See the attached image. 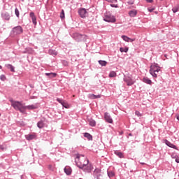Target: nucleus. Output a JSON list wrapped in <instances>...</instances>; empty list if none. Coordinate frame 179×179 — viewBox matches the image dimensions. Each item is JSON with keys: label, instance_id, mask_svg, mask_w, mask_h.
Wrapping results in <instances>:
<instances>
[{"label": "nucleus", "instance_id": "obj_37", "mask_svg": "<svg viewBox=\"0 0 179 179\" xmlns=\"http://www.w3.org/2000/svg\"><path fill=\"white\" fill-rule=\"evenodd\" d=\"M62 106L64 107V108H69V104L65 101L62 103Z\"/></svg>", "mask_w": 179, "mask_h": 179}, {"label": "nucleus", "instance_id": "obj_33", "mask_svg": "<svg viewBox=\"0 0 179 179\" xmlns=\"http://www.w3.org/2000/svg\"><path fill=\"white\" fill-rule=\"evenodd\" d=\"M49 54L50 55H53L54 57H55V55H57L58 53L54 50H49Z\"/></svg>", "mask_w": 179, "mask_h": 179}, {"label": "nucleus", "instance_id": "obj_14", "mask_svg": "<svg viewBox=\"0 0 179 179\" xmlns=\"http://www.w3.org/2000/svg\"><path fill=\"white\" fill-rule=\"evenodd\" d=\"M165 144L166 146H169V148H171L172 149H177V146L171 142L169 141V140H165Z\"/></svg>", "mask_w": 179, "mask_h": 179}, {"label": "nucleus", "instance_id": "obj_50", "mask_svg": "<svg viewBox=\"0 0 179 179\" xmlns=\"http://www.w3.org/2000/svg\"><path fill=\"white\" fill-rule=\"evenodd\" d=\"M148 3H152L153 0H145Z\"/></svg>", "mask_w": 179, "mask_h": 179}, {"label": "nucleus", "instance_id": "obj_54", "mask_svg": "<svg viewBox=\"0 0 179 179\" xmlns=\"http://www.w3.org/2000/svg\"><path fill=\"white\" fill-rule=\"evenodd\" d=\"M0 69H2V66L0 65Z\"/></svg>", "mask_w": 179, "mask_h": 179}, {"label": "nucleus", "instance_id": "obj_9", "mask_svg": "<svg viewBox=\"0 0 179 179\" xmlns=\"http://www.w3.org/2000/svg\"><path fill=\"white\" fill-rule=\"evenodd\" d=\"M73 38H74V40H76V41H82V40H83V38H85V35H82L79 33H74L73 34Z\"/></svg>", "mask_w": 179, "mask_h": 179}, {"label": "nucleus", "instance_id": "obj_13", "mask_svg": "<svg viewBox=\"0 0 179 179\" xmlns=\"http://www.w3.org/2000/svg\"><path fill=\"white\" fill-rule=\"evenodd\" d=\"M29 16L31 18L33 24H37V17H36V15H34L33 12H31Z\"/></svg>", "mask_w": 179, "mask_h": 179}, {"label": "nucleus", "instance_id": "obj_7", "mask_svg": "<svg viewBox=\"0 0 179 179\" xmlns=\"http://www.w3.org/2000/svg\"><path fill=\"white\" fill-rule=\"evenodd\" d=\"M10 102L11 103V107H13L16 111H18L20 108L23 106L22 102L17 101H13V99H10Z\"/></svg>", "mask_w": 179, "mask_h": 179}, {"label": "nucleus", "instance_id": "obj_27", "mask_svg": "<svg viewBox=\"0 0 179 179\" xmlns=\"http://www.w3.org/2000/svg\"><path fill=\"white\" fill-rule=\"evenodd\" d=\"M34 138H36V135L34 134H29L26 136V139H27V141H31L34 139Z\"/></svg>", "mask_w": 179, "mask_h": 179}, {"label": "nucleus", "instance_id": "obj_12", "mask_svg": "<svg viewBox=\"0 0 179 179\" xmlns=\"http://www.w3.org/2000/svg\"><path fill=\"white\" fill-rule=\"evenodd\" d=\"M1 17L4 20H10V15L8 12H4L1 13Z\"/></svg>", "mask_w": 179, "mask_h": 179}, {"label": "nucleus", "instance_id": "obj_1", "mask_svg": "<svg viewBox=\"0 0 179 179\" xmlns=\"http://www.w3.org/2000/svg\"><path fill=\"white\" fill-rule=\"evenodd\" d=\"M78 169L83 170L84 173H92L93 171V165L89 163V161H87L85 164H78Z\"/></svg>", "mask_w": 179, "mask_h": 179}, {"label": "nucleus", "instance_id": "obj_43", "mask_svg": "<svg viewBox=\"0 0 179 179\" xmlns=\"http://www.w3.org/2000/svg\"><path fill=\"white\" fill-rule=\"evenodd\" d=\"M110 6H111V8H118V4L110 3Z\"/></svg>", "mask_w": 179, "mask_h": 179}, {"label": "nucleus", "instance_id": "obj_24", "mask_svg": "<svg viewBox=\"0 0 179 179\" xmlns=\"http://www.w3.org/2000/svg\"><path fill=\"white\" fill-rule=\"evenodd\" d=\"M37 127L39 128V129H42V128H44V121L41 120L38 122Z\"/></svg>", "mask_w": 179, "mask_h": 179}, {"label": "nucleus", "instance_id": "obj_22", "mask_svg": "<svg viewBox=\"0 0 179 179\" xmlns=\"http://www.w3.org/2000/svg\"><path fill=\"white\" fill-rule=\"evenodd\" d=\"M100 97H101V95L100 94H98V95H95L94 94H90V99H92V100H94L96 99H100Z\"/></svg>", "mask_w": 179, "mask_h": 179}, {"label": "nucleus", "instance_id": "obj_55", "mask_svg": "<svg viewBox=\"0 0 179 179\" xmlns=\"http://www.w3.org/2000/svg\"><path fill=\"white\" fill-rule=\"evenodd\" d=\"M156 73H157V75H159V72H156Z\"/></svg>", "mask_w": 179, "mask_h": 179}, {"label": "nucleus", "instance_id": "obj_28", "mask_svg": "<svg viewBox=\"0 0 179 179\" xmlns=\"http://www.w3.org/2000/svg\"><path fill=\"white\" fill-rule=\"evenodd\" d=\"M98 62L101 66H106L107 65V62L105 60H99Z\"/></svg>", "mask_w": 179, "mask_h": 179}, {"label": "nucleus", "instance_id": "obj_53", "mask_svg": "<svg viewBox=\"0 0 179 179\" xmlns=\"http://www.w3.org/2000/svg\"><path fill=\"white\" fill-rule=\"evenodd\" d=\"M176 118H177V120H178V121H179V115H177Z\"/></svg>", "mask_w": 179, "mask_h": 179}, {"label": "nucleus", "instance_id": "obj_36", "mask_svg": "<svg viewBox=\"0 0 179 179\" xmlns=\"http://www.w3.org/2000/svg\"><path fill=\"white\" fill-rule=\"evenodd\" d=\"M60 18L62 19V20L63 19H65V11L64 10H62L60 13Z\"/></svg>", "mask_w": 179, "mask_h": 179}, {"label": "nucleus", "instance_id": "obj_18", "mask_svg": "<svg viewBox=\"0 0 179 179\" xmlns=\"http://www.w3.org/2000/svg\"><path fill=\"white\" fill-rule=\"evenodd\" d=\"M129 15L131 17H135V16L138 15V11H136V10H131L129 12Z\"/></svg>", "mask_w": 179, "mask_h": 179}, {"label": "nucleus", "instance_id": "obj_52", "mask_svg": "<svg viewBox=\"0 0 179 179\" xmlns=\"http://www.w3.org/2000/svg\"><path fill=\"white\" fill-rule=\"evenodd\" d=\"M140 164H141L142 166H145V164H146L145 162H139Z\"/></svg>", "mask_w": 179, "mask_h": 179}, {"label": "nucleus", "instance_id": "obj_30", "mask_svg": "<svg viewBox=\"0 0 179 179\" xmlns=\"http://www.w3.org/2000/svg\"><path fill=\"white\" fill-rule=\"evenodd\" d=\"M26 106H23L20 108V110L18 111H20V113H22V114H24V113H26Z\"/></svg>", "mask_w": 179, "mask_h": 179}, {"label": "nucleus", "instance_id": "obj_23", "mask_svg": "<svg viewBox=\"0 0 179 179\" xmlns=\"http://www.w3.org/2000/svg\"><path fill=\"white\" fill-rule=\"evenodd\" d=\"M84 137L87 138L89 141H93V136L89 133H84Z\"/></svg>", "mask_w": 179, "mask_h": 179}, {"label": "nucleus", "instance_id": "obj_20", "mask_svg": "<svg viewBox=\"0 0 179 179\" xmlns=\"http://www.w3.org/2000/svg\"><path fill=\"white\" fill-rule=\"evenodd\" d=\"M64 173L67 176H71V174H72V169H71L70 167H65L64 168Z\"/></svg>", "mask_w": 179, "mask_h": 179}, {"label": "nucleus", "instance_id": "obj_11", "mask_svg": "<svg viewBox=\"0 0 179 179\" xmlns=\"http://www.w3.org/2000/svg\"><path fill=\"white\" fill-rule=\"evenodd\" d=\"M87 13V11L85 10V8H80V10H78V15L83 19H85V17H86Z\"/></svg>", "mask_w": 179, "mask_h": 179}, {"label": "nucleus", "instance_id": "obj_41", "mask_svg": "<svg viewBox=\"0 0 179 179\" xmlns=\"http://www.w3.org/2000/svg\"><path fill=\"white\" fill-rule=\"evenodd\" d=\"M15 15L17 16V17H19L20 14L19 13V9H17V8L15 9Z\"/></svg>", "mask_w": 179, "mask_h": 179}, {"label": "nucleus", "instance_id": "obj_8", "mask_svg": "<svg viewBox=\"0 0 179 179\" xmlns=\"http://www.w3.org/2000/svg\"><path fill=\"white\" fill-rule=\"evenodd\" d=\"M123 80L124 82L127 83V86H132V85L135 83V81L134 79H132V78H131V76H124Z\"/></svg>", "mask_w": 179, "mask_h": 179}, {"label": "nucleus", "instance_id": "obj_46", "mask_svg": "<svg viewBox=\"0 0 179 179\" xmlns=\"http://www.w3.org/2000/svg\"><path fill=\"white\" fill-rule=\"evenodd\" d=\"M148 12L152 13V12H153V10H155V8H148Z\"/></svg>", "mask_w": 179, "mask_h": 179}, {"label": "nucleus", "instance_id": "obj_32", "mask_svg": "<svg viewBox=\"0 0 179 179\" xmlns=\"http://www.w3.org/2000/svg\"><path fill=\"white\" fill-rule=\"evenodd\" d=\"M117 76V73L115 71H112L109 73V78H115Z\"/></svg>", "mask_w": 179, "mask_h": 179}, {"label": "nucleus", "instance_id": "obj_45", "mask_svg": "<svg viewBox=\"0 0 179 179\" xmlns=\"http://www.w3.org/2000/svg\"><path fill=\"white\" fill-rule=\"evenodd\" d=\"M135 114L137 115V117H141L142 115L139 111H136Z\"/></svg>", "mask_w": 179, "mask_h": 179}, {"label": "nucleus", "instance_id": "obj_16", "mask_svg": "<svg viewBox=\"0 0 179 179\" xmlns=\"http://www.w3.org/2000/svg\"><path fill=\"white\" fill-rule=\"evenodd\" d=\"M114 153L116 156H117V157H120V159H124V153L120 150H115Z\"/></svg>", "mask_w": 179, "mask_h": 179}, {"label": "nucleus", "instance_id": "obj_42", "mask_svg": "<svg viewBox=\"0 0 179 179\" xmlns=\"http://www.w3.org/2000/svg\"><path fill=\"white\" fill-rule=\"evenodd\" d=\"M57 101H58V103H59L60 104L62 105V103L65 101L64 99H59V98H57Z\"/></svg>", "mask_w": 179, "mask_h": 179}, {"label": "nucleus", "instance_id": "obj_49", "mask_svg": "<svg viewBox=\"0 0 179 179\" xmlns=\"http://www.w3.org/2000/svg\"><path fill=\"white\" fill-rule=\"evenodd\" d=\"M171 157H172V159H177V155H176V154H173L172 155H171Z\"/></svg>", "mask_w": 179, "mask_h": 179}, {"label": "nucleus", "instance_id": "obj_35", "mask_svg": "<svg viewBox=\"0 0 179 179\" xmlns=\"http://www.w3.org/2000/svg\"><path fill=\"white\" fill-rule=\"evenodd\" d=\"M122 38L124 40V41H126L127 43H129V37L123 35L122 36Z\"/></svg>", "mask_w": 179, "mask_h": 179}, {"label": "nucleus", "instance_id": "obj_38", "mask_svg": "<svg viewBox=\"0 0 179 179\" xmlns=\"http://www.w3.org/2000/svg\"><path fill=\"white\" fill-rule=\"evenodd\" d=\"M0 80H2V82H5L6 80V76H5L3 74L1 75Z\"/></svg>", "mask_w": 179, "mask_h": 179}, {"label": "nucleus", "instance_id": "obj_29", "mask_svg": "<svg viewBox=\"0 0 179 179\" xmlns=\"http://www.w3.org/2000/svg\"><path fill=\"white\" fill-rule=\"evenodd\" d=\"M179 10V4L175 6L173 8H172V11L173 13H177V12H178Z\"/></svg>", "mask_w": 179, "mask_h": 179}, {"label": "nucleus", "instance_id": "obj_25", "mask_svg": "<svg viewBox=\"0 0 179 179\" xmlns=\"http://www.w3.org/2000/svg\"><path fill=\"white\" fill-rule=\"evenodd\" d=\"M107 174L109 178H113V177H115V173H114L113 171H107Z\"/></svg>", "mask_w": 179, "mask_h": 179}, {"label": "nucleus", "instance_id": "obj_56", "mask_svg": "<svg viewBox=\"0 0 179 179\" xmlns=\"http://www.w3.org/2000/svg\"><path fill=\"white\" fill-rule=\"evenodd\" d=\"M66 1H67V2H69V0H66Z\"/></svg>", "mask_w": 179, "mask_h": 179}, {"label": "nucleus", "instance_id": "obj_26", "mask_svg": "<svg viewBox=\"0 0 179 179\" xmlns=\"http://www.w3.org/2000/svg\"><path fill=\"white\" fill-rule=\"evenodd\" d=\"M143 82H144V83H147V85H150L152 83V80L146 77L143 79Z\"/></svg>", "mask_w": 179, "mask_h": 179}, {"label": "nucleus", "instance_id": "obj_51", "mask_svg": "<svg viewBox=\"0 0 179 179\" xmlns=\"http://www.w3.org/2000/svg\"><path fill=\"white\" fill-rule=\"evenodd\" d=\"M176 163H179V157H177L176 158Z\"/></svg>", "mask_w": 179, "mask_h": 179}, {"label": "nucleus", "instance_id": "obj_5", "mask_svg": "<svg viewBox=\"0 0 179 179\" xmlns=\"http://www.w3.org/2000/svg\"><path fill=\"white\" fill-rule=\"evenodd\" d=\"M104 22H107L108 23H115L116 19L113 15L110 13H106L103 17Z\"/></svg>", "mask_w": 179, "mask_h": 179}, {"label": "nucleus", "instance_id": "obj_57", "mask_svg": "<svg viewBox=\"0 0 179 179\" xmlns=\"http://www.w3.org/2000/svg\"><path fill=\"white\" fill-rule=\"evenodd\" d=\"M0 117H1V113H0Z\"/></svg>", "mask_w": 179, "mask_h": 179}, {"label": "nucleus", "instance_id": "obj_40", "mask_svg": "<svg viewBox=\"0 0 179 179\" xmlns=\"http://www.w3.org/2000/svg\"><path fill=\"white\" fill-rule=\"evenodd\" d=\"M0 150L1 152H3L4 150H6V146L0 145Z\"/></svg>", "mask_w": 179, "mask_h": 179}, {"label": "nucleus", "instance_id": "obj_10", "mask_svg": "<svg viewBox=\"0 0 179 179\" xmlns=\"http://www.w3.org/2000/svg\"><path fill=\"white\" fill-rule=\"evenodd\" d=\"M104 119H105V121L108 124H113V118L110 115V113L106 112L104 113Z\"/></svg>", "mask_w": 179, "mask_h": 179}, {"label": "nucleus", "instance_id": "obj_39", "mask_svg": "<svg viewBox=\"0 0 179 179\" xmlns=\"http://www.w3.org/2000/svg\"><path fill=\"white\" fill-rule=\"evenodd\" d=\"M106 2H109L110 3H117L118 2L117 0H105Z\"/></svg>", "mask_w": 179, "mask_h": 179}, {"label": "nucleus", "instance_id": "obj_21", "mask_svg": "<svg viewBox=\"0 0 179 179\" xmlns=\"http://www.w3.org/2000/svg\"><path fill=\"white\" fill-rule=\"evenodd\" d=\"M6 68H7V69H10L11 72H15V66H13L12 64H5Z\"/></svg>", "mask_w": 179, "mask_h": 179}, {"label": "nucleus", "instance_id": "obj_15", "mask_svg": "<svg viewBox=\"0 0 179 179\" xmlns=\"http://www.w3.org/2000/svg\"><path fill=\"white\" fill-rule=\"evenodd\" d=\"M25 107L27 108V110H36L38 108V105L36 103L34 105L25 106Z\"/></svg>", "mask_w": 179, "mask_h": 179}, {"label": "nucleus", "instance_id": "obj_4", "mask_svg": "<svg viewBox=\"0 0 179 179\" xmlns=\"http://www.w3.org/2000/svg\"><path fill=\"white\" fill-rule=\"evenodd\" d=\"M76 159H76L75 162H76V164L77 167H79L78 164H81V166H82V164H86V162L89 161V159L87 158H86L85 157V155H79V154H78L76 155Z\"/></svg>", "mask_w": 179, "mask_h": 179}, {"label": "nucleus", "instance_id": "obj_44", "mask_svg": "<svg viewBox=\"0 0 179 179\" xmlns=\"http://www.w3.org/2000/svg\"><path fill=\"white\" fill-rule=\"evenodd\" d=\"M127 3H128V5H134V1L132 0H130V1H127Z\"/></svg>", "mask_w": 179, "mask_h": 179}, {"label": "nucleus", "instance_id": "obj_6", "mask_svg": "<svg viewBox=\"0 0 179 179\" xmlns=\"http://www.w3.org/2000/svg\"><path fill=\"white\" fill-rule=\"evenodd\" d=\"M92 176L95 179L103 178V173L101 172V169L99 168H96L92 173Z\"/></svg>", "mask_w": 179, "mask_h": 179}, {"label": "nucleus", "instance_id": "obj_3", "mask_svg": "<svg viewBox=\"0 0 179 179\" xmlns=\"http://www.w3.org/2000/svg\"><path fill=\"white\" fill-rule=\"evenodd\" d=\"M160 66L157 63H154L150 67L149 73L153 78H157V73L156 72H161Z\"/></svg>", "mask_w": 179, "mask_h": 179}, {"label": "nucleus", "instance_id": "obj_48", "mask_svg": "<svg viewBox=\"0 0 179 179\" xmlns=\"http://www.w3.org/2000/svg\"><path fill=\"white\" fill-rule=\"evenodd\" d=\"M62 64H63V65H64V66H67V65H68V62H66V61H63V62H62Z\"/></svg>", "mask_w": 179, "mask_h": 179}, {"label": "nucleus", "instance_id": "obj_2", "mask_svg": "<svg viewBox=\"0 0 179 179\" xmlns=\"http://www.w3.org/2000/svg\"><path fill=\"white\" fill-rule=\"evenodd\" d=\"M23 34V28L22 26L18 25L17 27H14L10 31V37H17V36H20V34Z\"/></svg>", "mask_w": 179, "mask_h": 179}, {"label": "nucleus", "instance_id": "obj_31", "mask_svg": "<svg viewBox=\"0 0 179 179\" xmlns=\"http://www.w3.org/2000/svg\"><path fill=\"white\" fill-rule=\"evenodd\" d=\"M129 50V48L128 47H125V48H120V52H128V50Z\"/></svg>", "mask_w": 179, "mask_h": 179}, {"label": "nucleus", "instance_id": "obj_17", "mask_svg": "<svg viewBox=\"0 0 179 179\" xmlns=\"http://www.w3.org/2000/svg\"><path fill=\"white\" fill-rule=\"evenodd\" d=\"M45 76H48V78H50V79H52L53 78L57 77L56 73H45Z\"/></svg>", "mask_w": 179, "mask_h": 179}, {"label": "nucleus", "instance_id": "obj_19", "mask_svg": "<svg viewBox=\"0 0 179 179\" xmlns=\"http://www.w3.org/2000/svg\"><path fill=\"white\" fill-rule=\"evenodd\" d=\"M22 52H23V54H33V48H26L25 50Z\"/></svg>", "mask_w": 179, "mask_h": 179}, {"label": "nucleus", "instance_id": "obj_47", "mask_svg": "<svg viewBox=\"0 0 179 179\" xmlns=\"http://www.w3.org/2000/svg\"><path fill=\"white\" fill-rule=\"evenodd\" d=\"M134 41H135V38H129V43H134Z\"/></svg>", "mask_w": 179, "mask_h": 179}, {"label": "nucleus", "instance_id": "obj_34", "mask_svg": "<svg viewBox=\"0 0 179 179\" xmlns=\"http://www.w3.org/2000/svg\"><path fill=\"white\" fill-rule=\"evenodd\" d=\"M90 127H94L96 125V120L91 119L89 121Z\"/></svg>", "mask_w": 179, "mask_h": 179}]
</instances>
